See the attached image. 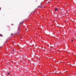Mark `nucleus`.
<instances>
[{
    "instance_id": "nucleus-14",
    "label": "nucleus",
    "mask_w": 76,
    "mask_h": 76,
    "mask_svg": "<svg viewBox=\"0 0 76 76\" xmlns=\"http://www.w3.org/2000/svg\"><path fill=\"white\" fill-rule=\"evenodd\" d=\"M6 42V43L7 42H7Z\"/></svg>"
},
{
    "instance_id": "nucleus-2",
    "label": "nucleus",
    "mask_w": 76,
    "mask_h": 76,
    "mask_svg": "<svg viewBox=\"0 0 76 76\" xmlns=\"http://www.w3.org/2000/svg\"><path fill=\"white\" fill-rule=\"evenodd\" d=\"M58 10V9H57V8H56V9H55V11H56H56H57V10Z\"/></svg>"
},
{
    "instance_id": "nucleus-8",
    "label": "nucleus",
    "mask_w": 76,
    "mask_h": 76,
    "mask_svg": "<svg viewBox=\"0 0 76 76\" xmlns=\"http://www.w3.org/2000/svg\"><path fill=\"white\" fill-rule=\"evenodd\" d=\"M24 22V21H23V22L22 23V24H23V23Z\"/></svg>"
},
{
    "instance_id": "nucleus-15",
    "label": "nucleus",
    "mask_w": 76,
    "mask_h": 76,
    "mask_svg": "<svg viewBox=\"0 0 76 76\" xmlns=\"http://www.w3.org/2000/svg\"><path fill=\"white\" fill-rule=\"evenodd\" d=\"M0 48H1V47H0Z\"/></svg>"
},
{
    "instance_id": "nucleus-12",
    "label": "nucleus",
    "mask_w": 76,
    "mask_h": 76,
    "mask_svg": "<svg viewBox=\"0 0 76 76\" xmlns=\"http://www.w3.org/2000/svg\"><path fill=\"white\" fill-rule=\"evenodd\" d=\"M21 23L20 22L19 25H20V23Z\"/></svg>"
},
{
    "instance_id": "nucleus-1",
    "label": "nucleus",
    "mask_w": 76,
    "mask_h": 76,
    "mask_svg": "<svg viewBox=\"0 0 76 76\" xmlns=\"http://www.w3.org/2000/svg\"><path fill=\"white\" fill-rule=\"evenodd\" d=\"M17 34H13V33H12L11 34V35H17Z\"/></svg>"
},
{
    "instance_id": "nucleus-5",
    "label": "nucleus",
    "mask_w": 76,
    "mask_h": 76,
    "mask_svg": "<svg viewBox=\"0 0 76 76\" xmlns=\"http://www.w3.org/2000/svg\"><path fill=\"white\" fill-rule=\"evenodd\" d=\"M15 51V50L13 49V50H12V51Z\"/></svg>"
},
{
    "instance_id": "nucleus-3",
    "label": "nucleus",
    "mask_w": 76,
    "mask_h": 76,
    "mask_svg": "<svg viewBox=\"0 0 76 76\" xmlns=\"http://www.w3.org/2000/svg\"><path fill=\"white\" fill-rule=\"evenodd\" d=\"M18 31H20V27L18 28Z\"/></svg>"
},
{
    "instance_id": "nucleus-6",
    "label": "nucleus",
    "mask_w": 76,
    "mask_h": 76,
    "mask_svg": "<svg viewBox=\"0 0 76 76\" xmlns=\"http://www.w3.org/2000/svg\"><path fill=\"white\" fill-rule=\"evenodd\" d=\"M10 74V73L9 72L7 73V75H9Z\"/></svg>"
},
{
    "instance_id": "nucleus-13",
    "label": "nucleus",
    "mask_w": 76,
    "mask_h": 76,
    "mask_svg": "<svg viewBox=\"0 0 76 76\" xmlns=\"http://www.w3.org/2000/svg\"><path fill=\"white\" fill-rule=\"evenodd\" d=\"M12 25H13V24H12Z\"/></svg>"
},
{
    "instance_id": "nucleus-10",
    "label": "nucleus",
    "mask_w": 76,
    "mask_h": 76,
    "mask_svg": "<svg viewBox=\"0 0 76 76\" xmlns=\"http://www.w3.org/2000/svg\"><path fill=\"white\" fill-rule=\"evenodd\" d=\"M18 34H20V33H19V32H18Z\"/></svg>"
},
{
    "instance_id": "nucleus-7",
    "label": "nucleus",
    "mask_w": 76,
    "mask_h": 76,
    "mask_svg": "<svg viewBox=\"0 0 76 76\" xmlns=\"http://www.w3.org/2000/svg\"><path fill=\"white\" fill-rule=\"evenodd\" d=\"M71 41H73V39H72L71 40Z\"/></svg>"
},
{
    "instance_id": "nucleus-9",
    "label": "nucleus",
    "mask_w": 76,
    "mask_h": 76,
    "mask_svg": "<svg viewBox=\"0 0 76 76\" xmlns=\"http://www.w3.org/2000/svg\"><path fill=\"white\" fill-rule=\"evenodd\" d=\"M40 7V6H39L38 7Z\"/></svg>"
},
{
    "instance_id": "nucleus-11",
    "label": "nucleus",
    "mask_w": 76,
    "mask_h": 76,
    "mask_svg": "<svg viewBox=\"0 0 76 76\" xmlns=\"http://www.w3.org/2000/svg\"><path fill=\"white\" fill-rule=\"evenodd\" d=\"M42 5H41V6H40V7H42Z\"/></svg>"
},
{
    "instance_id": "nucleus-4",
    "label": "nucleus",
    "mask_w": 76,
    "mask_h": 76,
    "mask_svg": "<svg viewBox=\"0 0 76 76\" xmlns=\"http://www.w3.org/2000/svg\"><path fill=\"white\" fill-rule=\"evenodd\" d=\"M0 37H3V35L1 34H0Z\"/></svg>"
}]
</instances>
